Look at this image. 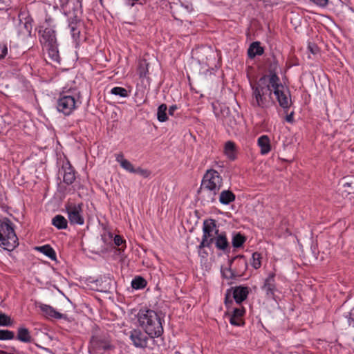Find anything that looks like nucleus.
I'll return each mask as SVG.
<instances>
[{
    "label": "nucleus",
    "instance_id": "obj_25",
    "mask_svg": "<svg viewBox=\"0 0 354 354\" xmlns=\"http://www.w3.org/2000/svg\"><path fill=\"white\" fill-rule=\"evenodd\" d=\"M224 152L230 160H234L236 158V148L234 142L227 141L225 145Z\"/></svg>",
    "mask_w": 354,
    "mask_h": 354
},
{
    "label": "nucleus",
    "instance_id": "obj_15",
    "mask_svg": "<svg viewBox=\"0 0 354 354\" xmlns=\"http://www.w3.org/2000/svg\"><path fill=\"white\" fill-rule=\"evenodd\" d=\"M41 38L45 46L57 44L55 30L51 27H47L43 30Z\"/></svg>",
    "mask_w": 354,
    "mask_h": 354
},
{
    "label": "nucleus",
    "instance_id": "obj_38",
    "mask_svg": "<svg viewBox=\"0 0 354 354\" xmlns=\"http://www.w3.org/2000/svg\"><path fill=\"white\" fill-rule=\"evenodd\" d=\"M12 322L10 317L4 313H0V326H10Z\"/></svg>",
    "mask_w": 354,
    "mask_h": 354
},
{
    "label": "nucleus",
    "instance_id": "obj_1",
    "mask_svg": "<svg viewBox=\"0 0 354 354\" xmlns=\"http://www.w3.org/2000/svg\"><path fill=\"white\" fill-rule=\"evenodd\" d=\"M140 327L151 337H159L164 332L162 319L156 311L151 309H140L138 313Z\"/></svg>",
    "mask_w": 354,
    "mask_h": 354
},
{
    "label": "nucleus",
    "instance_id": "obj_49",
    "mask_svg": "<svg viewBox=\"0 0 354 354\" xmlns=\"http://www.w3.org/2000/svg\"><path fill=\"white\" fill-rule=\"evenodd\" d=\"M348 322L350 326L354 327V308L351 310L348 317Z\"/></svg>",
    "mask_w": 354,
    "mask_h": 354
},
{
    "label": "nucleus",
    "instance_id": "obj_47",
    "mask_svg": "<svg viewBox=\"0 0 354 354\" xmlns=\"http://www.w3.org/2000/svg\"><path fill=\"white\" fill-rule=\"evenodd\" d=\"M308 49L313 55H317L319 51L318 46L315 44L312 43L308 44Z\"/></svg>",
    "mask_w": 354,
    "mask_h": 354
},
{
    "label": "nucleus",
    "instance_id": "obj_26",
    "mask_svg": "<svg viewBox=\"0 0 354 354\" xmlns=\"http://www.w3.org/2000/svg\"><path fill=\"white\" fill-rule=\"evenodd\" d=\"M344 192L347 195L354 194V176H347L343 178Z\"/></svg>",
    "mask_w": 354,
    "mask_h": 354
},
{
    "label": "nucleus",
    "instance_id": "obj_29",
    "mask_svg": "<svg viewBox=\"0 0 354 354\" xmlns=\"http://www.w3.org/2000/svg\"><path fill=\"white\" fill-rule=\"evenodd\" d=\"M148 66L149 63H147L145 59L140 61L138 68V73L140 78H145L147 77V74L149 73Z\"/></svg>",
    "mask_w": 354,
    "mask_h": 354
},
{
    "label": "nucleus",
    "instance_id": "obj_7",
    "mask_svg": "<svg viewBox=\"0 0 354 354\" xmlns=\"http://www.w3.org/2000/svg\"><path fill=\"white\" fill-rule=\"evenodd\" d=\"M223 185V178L214 169H209L204 175L201 185V189H207L218 193Z\"/></svg>",
    "mask_w": 354,
    "mask_h": 354
},
{
    "label": "nucleus",
    "instance_id": "obj_13",
    "mask_svg": "<svg viewBox=\"0 0 354 354\" xmlns=\"http://www.w3.org/2000/svg\"><path fill=\"white\" fill-rule=\"evenodd\" d=\"M230 289L232 293V297L238 304H241L245 301L250 292V288L247 286H239L232 287Z\"/></svg>",
    "mask_w": 354,
    "mask_h": 354
},
{
    "label": "nucleus",
    "instance_id": "obj_56",
    "mask_svg": "<svg viewBox=\"0 0 354 354\" xmlns=\"http://www.w3.org/2000/svg\"><path fill=\"white\" fill-rule=\"evenodd\" d=\"M12 349L13 350V351L15 353L7 352V354H19L18 353H17V351H16L15 348H12Z\"/></svg>",
    "mask_w": 354,
    "mask_h": 354
},
{
    "label": "nucleus",
    "instance_id": "obj_11",
    "mask_svg": "<svg viewBox=\"0 0 354 354\" xmlns=\"http://www.w3.org/2000/svg\"><path fill=\"white\" fill-rule=\"evenodd\" d=\"M261 289L265 292L267 298L275 300V292L277 290L275 281V273L270 272L268 274L264 280Z\"/></svg>",
    "mask_w": 354,
    "mask_h": 354
},
{
    "label": "nucleus",
    "instance_id": "obj_10",
    "mask_svg": "<svg viewBox=\"0 0 354 354\" xmlns=\"http://www.w3.org/2000/svg\"><path fill=\"white\" fill-rule=\"evenodd\" d=\"M272 84L270 83V74L264 75L261 77L256 84L252 85V90H259V93L264 95L267 98L270 99L272 94Z\"/></svg>",
    "mask_w": 354,
    "mask_h": 354
},
{
    "label": "nucleus",
    "instance_id": "obj_37",
    "mask_svg": "<svg viewBox=\"0 0 354 354\" xmlns=\"http://www.w3.org/2000/svg\"><path fill=\"white\" fill-rule=\"evenodd\" d=\"M227 315L230 316V323L236 326H240L244 324L243 319L239 317H234V315L230 314V311H227Z\"/></svg>",
    "mask_w": 354,
    "mask_h": 354
},
{
    "label": "nucleus",
    "instance_id": "obj_27",
    "mask_svg": "<svg viewBox=\"0 0 354 354\" xmlns=\"http://www.w3.org/2000/svg\"><path fill=\"white\" fill-rule=\"evenodd\" d=\"M52 224L59 230L66 229L68 221L62 215H56L52 219Z\"/></svg>",
    "mask_w": 354,
    "mask_h": 354
},
{
    "label": "nucleus",
    "instance_id": "obj_59",
    "mask_svg": "<svg viewBox=\"0 0 354 354\" xmlns=\"http://www.w3.org/2000/svg\"><path fill=\"white\" fill-rule=\"evenodd\" d=\"M131 6H134V3L133 2L131 4Z\"/></svg>",
    "mask_w": 354,
    "mask_h": 354
},
{
    "label": "nucleus",
    "instance_id": "obj_39",
    "mask_svg": "<svg viewBox=\"0 0 354 354\" xmlns=\"http://www.w3.org/2000/svg\"><path fill=\"white\" fill-rule=\"evenodd\" d=\"M69 28L71 30V33L72 35V37L74 39H77L79 38L80 35V30H78L76 26V23H74L73 21H71L69 24Z\"/></svg>",
    "mask_w": 354,
    "mask_h": 354
},
{
    "label": "nucleus",
    "instance_id": "obj_57",
    "mask_svg": "<svg viewBox=\"0 0 354 354\" xmlns=\"http://www.w3.org/2000/svg\"><path fill=\"white\" fill-rule=\"evenodd\" d=\"M0 354H7V351L0 350Z\"/></svg>",
    "mask_w": 354,
    "mask_h": 354
},
{
    "label": "nucleus",
    "instance_id": "obj_22",
    "mask_svg": "<svg viewBox=\"0 0 354 354\" xmlns=\"http://www.w3.org/2000/svg\"><path fill=\"white\" fill-rule=\"evenodd\" d=\"M260 44L259 41H254L250 45L248 49V55L250 58H254L257 55H261L263 54L264 49Z\"/></svg>",
    "mask_w": 354,
    "mask_h": 354
},
{
    "label": "nucleus",
    "instance_id": "obj_54",
    "mask_svg": "<svg viewBox=\"0 0 354 354\" xmlns=\"http://www.w3.org/2000/svg\"><path fill=\"white\" fill-rule=\"evenodd\" d=\"M178 109L176 105H172L169 109V114L171 115H174V111Z\"/></svg>",
    "mask_w": 354,
    "mask_h": 354
},
{
    "label": "nucleus",
    "instance_id": "obj_36",
    "mask_svg": "<svg viewBox=\"0 0 354 354\" xmlns=\"http://www.w3.org/2000/svg\"><path fill=\"white\" fill-rule=\"evenodd\" d=\"M15 338L13 331L8 330H0V340H10Z\"/></svg>",
    "mask_w": 354,
    "mask_h": 354
},
{
    "label": "nucleus",
    "instance_id": "obj_21",
    "mask_svg": "<svg viewBox=\"0 0 354 354\" xmlns=\"http://www.w3.org/2000/svg\"><path fill=\"white\" fill-rule=\"evenodd\" d=\"M257 144L261 149V153L266 155L271 150L270 140L268 136L263 135L258 138Z\"/></svg>",
    "mask_w": 354,
    "mask_h": 354
},
{
    "label": "nucleus",
    "instance_id": "obj_3",
    "mask_svg": "<svg viewBox=\"0 0 354 354\" xmlns=\"http://www.w3.org/2000/svg\"><path fill=\"white\" fill-rule=\"evenodd\" d=\"M270 83L273 89V93L286 113L288 112L292 104L291 95L289 89L280 82V79L274 71H270Z\"/></svg>",
    "mask_w": 354,
    "mask_h": 354
},
{
    "label": "nucleus",
    "instance_id": "obj_2",
    "mask_svg": "<svg viewBox=\"0 0 354 354\" xmlns=\"http://www.w3.org/2000/svg\"><path fill=\"white\" fill-rule=\"evenodd\" d=\"M17 241L12 222L6 217L0 218V245L12 250L18 245Z\"/></svg>",
    "mask_w": 354,
    "mask_h": 354
},
{
    "label": "nucleus",
    "instance_id": "obj_30",
    "mask_svg": "<svg viewBox=\"0 0 354 354\" xmlns=\"http://www.w3.org/2000/svg\"><path fill=\"white\" fill-rule=\"evenodd\" d=\"M167 106L165 104H160L158 108L157 118L159 122H164L167 120Z\"/></svg>",
    "mask_w": 354,
    "mask_h": 354
},
{
    "label": "nucleus",
    "instance_id": "obj_45",
    "mask_svg": "<svg viewBox=\"0 0 354 354\" xmlns=\"http://www.w3.org/2000/svg\"><path fill=\"white\" fill-rule=\"evenodd\" d=\"M319 7L326 8L328 5L329 0H310Z\"/></svg>",
    "mask_w": 354,
    "mask_h": 354
},
{
    "label": "nucleus",
    "instance_id": "obj_35",
    "mask_svg": "<svg viewBox=\"0 0 354 354\" xmlns=\"http://www.w3.org/2000/svg\"><path fill=\"white\" fill-rule=\"evenodd\" d=\"M252 262L251 263L252 266L254 269H259L261 266V254L256 252L252 254Z\"/></svg>",
    "mask_w": 354,
    "mask_h": 354
},
{
    "label": "nucleus",
    "instance_id": "obj_55",
    "mask_svg": "<svg viewBox=\"0 0 354 354\" xmlns=\"http://www.w3.org/2000/svg\"><path fill=\"white\" fill-rule=\"evenodd\" d=\"M102 347L104 350H109L113 348V346L110 344L109 342H104L103 345H102Z\"/></svg>",
    "mask_w": 354,
    "mask_h": 354
},
{
    "label": "nucleus",
    "instance_id": "obj_24",
    "mask_svg": "<svg viewBox=\"0 0 354 354\" xmlns=\"http://www.w3.org/2000/svg\"><path fill=\"white\" fill-rule=\"evenodd\" d=\"M236 199L235 194L230 190H223L219 195V202L223 205H229Z\"/></svg>",
    "mask_w": 354,
    "mask_h": 354
},
{
    "label": "nucleus",
    "instance_id": "obj_33",
    "mask_svg": "<svg viewBox=\"0 0 354 354\" xmlns=\"http://www.w3.org/2000/svg\"><path fill=\"white\" fill-rule=\"evenodd\" d=\"M20 31L24 35H30L31 34L32 31V19L30 18H26L25 21L22 23V25L20 28Z\"/></svg>",
    "mask_w": 354,
    "mask_h": 354
},
{
    "label": "nucleus",
    "instance_id": "obj_28",
    "mask_svg": "<svg viewBox=\"0 0 354 354\" xmlns=\"http://www.w3.org/2000/svg\"><path fill=\"white\" fill-rule=\"evenodd\" d=\"M36 249L48 257L51 260L56 259V253L53 248L49 245H44L43 246L37 247Z\"/></svg>",
    "mask_w": 354,
    "mask_h": 354
},
{
    "label": "nucleus",
    "instance_id": "obj_20",
    "mask_svg": "<svg viewBox=\"0 0 354 354\" xmlns=\"http://www.w3.org/2000/svg\"><path fill=\"white\" fill-rule=\"evenodd\" d=\"M16 339L24 343H30L33 341L29 330L24 326L17 328Z\"/></svg>",
    "mask_w": 354,
    "mask_h": 354
},
{
    "label": "nucleus",
    "instance_id": "obj_8",
    "mask_svg": "<svg viewBox=\"0 0 354 354\" xmlns=\"http://www.w3.org/2000/svg\"><path fill=\"white\" fill-rule=\"evenodd\" d=\"M82 203H68L65 205L66 212L69 222L71 225H82L84 223V218L82 214Z\"/></svg>",
    "mask_w": 354,
    "mask_h": 354
},
{
    "label": "nucleus",
    "instance_id": "obj_52",
    "mask_svg": "<svg viewBox=\"0 0 354 354\" xmlns=\"http://www.w3.org/2000/svg\"><path fill=\"white\" fill-rule=\"evenodd\" d=\"M181 5L185 8L187 12H192L194 10V8L192 3H181Z\"/></svg>",
    "mask_w": 354,
    "mask_h": 354
},
{
    "label": "nucleus",
    "instance_id": "obj_41",
    "mask_svg": "<svg viewBox=\"0 0 354 354\" xmlns=\"http://www.w3.org/2000/svg\"><path fill=\"white\" fill-rule=\"evenodd\" d=\"M232 295V293L231 289H228L225 295V304L226 307L227 308L228 311L230 310V306L233 304Z\"/></svg>",
    "mask_w": 354,
    "mask_h": 354
},
{
    "label": "nucleus",
    "instance_id": "obj_44",
    "mask_svg": "<svg viewBox=\"0 0 354 354\" xmlns=\"http://www.w3.org/2000/svg\"><path fill=\"white\" fill-rule=\"evenodd\" d=\"M134 171L135 172H133V174H139L141 176H143L144 178H147L148 176H149L151 174V172L149 170L142 169L141 167L135 168Z\"/></svg>",
    "mask_w": 354,
    "mask_h": 354
},
{
    "label": "nucleus",
    "instance_id": "obj_12",
    "mask_svg": "<svg viewBox=\"0 0 354 354\" xmlns=\"http://www.w3.org/2000/svg\"><path fill=\"white\" fill-rule=\"evenodd\" d=\"M59 172L63 173V182L67 185H72L76 179V171L68 160L63 163Z\"/></svg>",
    "mask_w": 354,
    "mask_h": 354
},
{
    "label": "nucleus",
    "instance_id": "obj_5",
    "mask_svg": "<svg viewBox=\"0 0 354 354\" xmlns=\"http://www.w3.org/2000/svg\"><path fill=\"white\" fill-rule=\"evenodd\" d=\"M217 234H218V230L216 220L212 218L205 220L203 225V237L200 248L210 249Z\"/></svg>",
    "mask_w": 354,
    "mask_h": 354
},
{
    "label": "nucleus",
    "instance_id": "obj_48",
    "mask_svg": "<svg viewBox=\"0 0 354 354\" xmlns=\"http://www.w3.org/2000/svg\"><path fill=\"white\" fill-rule=\"evenodd\" d=\"M11 0H0V10L6 9L7 7L10 6Z\"/></svg>",
    "mask_w": 354,
    "mask_h": 354
},
{
    "label": "nucleus",
    "instance_id": "obj_42",
    "mask_svg": "<svg viewBox=\"0 0 354 354\" xmlns=\"http://www.w3.org/2000/svg\"><path fill=\"white\" fill-rule=\"evenodd\" d=\"M245 313V310L243 307L234 308L230 314L234 315V317H239L242 319L243 316Z\"/></svg>",
    "mask_w": 354,
    "mask_h": 354
},
{
    "label": "nucleus",
    "instance_id": "obj_51",
    "mask_svg": "<svg viewBox=\"0 0 354 354\" xmlns=\"http://www.w3.org/2000/svg\"><path fill=\"white\" fill-rule=\"evenodd\" d=\"M115 160L122 165V161H126L127 159L124 158V155L122 153L115 154Z\"/></svg>",
    "mask_w": 354,
    "mask_h": 354
},
{
    "label": "nucleus",
    "instance_id": "obj_34",
    "mask_svg": "<svg viewBox=\"0 0 354 354\" xmlns=\"http://www.w3.org/2000/svg\"><path fill=\"white\" fill-rule=\"evenodd\" d=\"M110 93L112 95H118L122 97H127L129 96V91L123 87H113V88H111Z\"/></svg>",
    "mask_w": 354,
    "mask_h": 354
},
{
    "label": "nucleus",
    "instance_id": "obj_40",
    "mask_svg": "<svg viewBox=\"0 0 354 354\" xmlns=\"http://www.w3.org/2000/svg\"><path fill=\"white\" fill-rule=\"evenodd\" d=\"M114 244L117 246H122L120 250L126 248V241L120 235H115L113 239Z\"/></svg>",
    "mask_w": 354,
    "mask_h": 354
},
{
    "label": "nucleus",
    "instance_id": "obj_4",
    "mask_svg": "<svg viewBox=\"0 0 354 354\" xmlns=\"http://www.w3.org/2000/svg\"><path fill=\"white\" fill-rule=\"evenodd\" d=\"M80 104L79 96L77 95H71L68 92L63 93L57 100V109L65 116H68Z\"/></svg>",
    "mask_w": 354,
    "mask_h": 354
},
{
    "label": "nucleus",
    "instance_id": "obj_17",
    "mask_svg": "<svg viewBox=\"0 0 354 354\" xmlns=\"http://www.w3.org/2000/svg\"><path fill=\"white\" fill-rule=\"evenodd\" d=\"M214 243L218 250L225 252L227 250L230 249V243L225 232L217 234L214 238Z\"/></svg>",
    "mask_w": 354,
    "mask_h": 354
},
{
    "label": "nucleus",
    "instance_id": "obj_50",
    "mask_svg": "<svg viewBox=\"0 0 354 354\" xmlns=\"http://www.w3.org/2000/svg\"><path fill=\"white\" fill-rule=\"evenodd\" d=\"M205 248H200L198 245V254L203 259H206L208 257V252L204 249Z\"/></svg>",
    "mask_w": 354,
    "mask_h": 354
},
{
    "label": "nucleus",
    "instance_id": "obj_19",
    "mask_svg": "<svg viewBox=\"0 0 354 354\" xmlns=\"http://www.w3.org/2000/svg\"><path fill=\"white\" fill-rule=\"evenodd\" d=\"M95 284L98 287L97 290L103 292H109L112 288L113 281L109 277H100L95 280Z\"/></svg>",
    "mask_w": 354,
    "mask_h": 354
},
{
    "label": "nucleus",
    "instance_id": "obj_6",
    "mask_svg": "<svg viewBox=\"0 0 354 354\" xmlns=\"http://www.w3.org/2000/svg\"><path fill=\"white\" fill-rule=\"evenodd\" d=\"M248 268V263L243 255H236L229 261V268L227 272L230 273V276L223 272V275L226 279H234L236 277H241L244 274Z\"/></svg>",
    "mask_w": 354,
    "mask_h": 354
},
{
    "label": "nucleus",
    "instance_id": "obj_31",
    "mask_svg": "<svg viewBox=\"0 0 354 354\" xmlns=\"http://www.w3.org/2000/svg\"><path fill=\"white\" fill-rule=\"evenodd\" d=\"M246 241L245 237L240 232L235 234L232 237V246L235 248H240Z\"/></svg>",
    "mask_w": 354,
    "mask_h": 354
},
{
    "label": "nucleus",
    "instance_id": "obj_23",
    "mask_svg": "<svg viewBox=\"0 0 354 354\" xmlns=\"http://www.w3.org/2000/svg\"><path fill=\"white\" fill-rule=\"evenodd\" d=\"M46 47L48 51V57L50 61L56 64H59L61 58L58 50L57 44L47 46Z\"/></svg>",
    "mask_w": 354,
    "mask_h": 354
},
{
    "label": "nucleus",
    "instance_id": "obj_14",
    "mask_svg": "<svg viewBox=\"0 0 354 354\" xmlns=\"http://www.w3.org/2000/svg\"><path fill=\"white\" fill-rule=\"evenodd\" d=\"M198 194L203 205L213 203L216 200V195L218 192L214 191H209L207 189H201L200 187L198 190Z\"/></svg>",
    "mask_w": 354,
    "mask_h": 354
},
{
    "label": "nucleus",
    "instance_id": "obj_16",
    "mask_svg": "<svg viewBox=\"0 0 354 354\" xmlns=\"http://www.w3.org/2000/svg\"><path fill=\"white\" fill-rule=\"evenodd\" d=\"M252 104L253 106L265 108L268 106V99L264 95L259 93V90H252Z\"/></svg>",
    "mask_w": 354,
    "mask_h": 354
},
{
    "label": "nucleus",
    "instance_id": "obj_46",
    "mask_svg": "<svg viewBox=\"0 0 354 354\" xmlns=\"http://www.w3.org/2000/svg\"><path fill=\"white\" fill-rule=\"evenodd\" d=\"M8 55V47L6 44H0V60L4 59Z\"/></svg>",
    "mask_w": 354,
    "mask_h": 354
},
{
    "label": "nucleus",
    "instance_id": "obj_53",
    "mask_svg": "<svg viewBox=\"0 0 354 354\" xmlns=\"http://www.w3.org/2000/svg\"><path fill=\"white\" fill-rule=\"evenodd\" d=\"M286 120L288 123L292 124L294 122V112L292 111L290 114L287 115L286 117Z\"/></svg>",
    "mask_w": 354,
    "mask_h": 354
},
{
    "label": "nucleus",
    "instance_id": "obj_32",
    "mask_svg": "<svg viewBox=\"0 0 354 354\" xmlns=\"http://www.w3.org/2000/svg\"><path fill=\"white\" fill-rule=\"evenodd\" d=\"M147 286V281L142 277H136L131 281V286L133 289H142Z\"/></svg>",
    "mask_w": 354,
    "mask_h": 354
},
{
    "label": "nucleus",
    "instance_id": "obj_58",
    "mask_svg": "<svg viewBox=\"0 0 354 354\" xmlns=\"http://www.w3.org/2000/svg\"><path fill=\"white\" fill-rule=\"evenodd\" d=\"M8 59H14V57L12 56L11 55V53H10L9 56H8Z\"/></svg>",
    "mask_w": 354,
    "mask_h": 354
},
{
    "label": "nucleus",
    "instance_id": "obj_18",
    "mask_svg": "<svg viewBox=\"0 0 354 354\" xmlns=\"http://www.w3.org/2000/svg\"><path fill=\"white\" fill-rule=\"evenodd\" d=\"M41 310L45 313L46 315L49 316L52 318L55 319H67V315L66 314L60 313L55 310L52 306L46 304H41L39 306Z\"/></svg>",
    "mask_w": 354,
    "mask_h": 354
},
{
    "label": "nucleus",
    "instance_id": "obj_43",
    "mask_svg": "<svg viewBox=\"0 0 354 354\" xmlns=\"http://www.w3.org/2000/svg\"><path fill=\"white\" fill-rule=\"evenodd\" d=\"M120 166L124 169H125L126 171H127L130 173L133 174V172H135V171H134L135 168H134L133 165L128 160H127L126 161H122V165H120Z\"/></svg>",
    "mask_w": 354,
    "mask_h": 354
},
{
    "label": "nucleus",
    "instance_id": "obj_9",
    "mask_svg": "<svg viewBox=\"0 0 354 354\" xmlns=\"http://www.w3.org/2000/svg\"><path fill=\"white\" fill-rule=\"evenodd\" d=\"M149 337L145 331L135 328L129 332V339L132 344L137 348L145 349L148 346Z\"/></svg>",
    "mask_w": 354,
    "mask_h": 354
}]
</instances>
